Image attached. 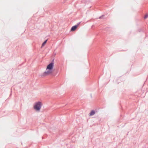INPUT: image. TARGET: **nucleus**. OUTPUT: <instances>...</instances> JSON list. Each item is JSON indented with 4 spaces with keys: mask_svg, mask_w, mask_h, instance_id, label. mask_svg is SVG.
<instances>
[{
    "mask_svg": "<svg viewBox=\"0 0 148 148\" xmlns=\"http://www.w3.org/2000/svg\"><path fill=\"white\" fill-rule=\"evenodd\" d=\"M54 66L53 61L48 64L45 71L43 73V75L46 76L51 74L52 73Z\"/></svg>",
    "mask_w": 148,
    "mask_h": 148,
    "instance_id": "nucleus-1",
    "label": "nucleus"
},
{
    "mask_svg": "<svg viewBox=\"0 0 148 148\" xmlns=\"http://www.w3.org/2000/svg\"><path fill=\"white\" fill-rule=\"evenodd\" d=\"M42 105V102L39 101L36 102L33 105L34 109L36 112H39L40 111Z\"/></svg>",
    "mask_w": 148,
    "mask_h": 148,
    "instance_id": "nucleus-2",
    "label": "nucleus"
},
{
    "mask_svg": "<svg viewBox=\"0 0 148 148\" xmlns=\"http://www.w3.org/2000/svg\"><path fill=\"white\" fill-rule=\"evenodd\" d=\"M77 25H75L74 26H73L72 27L71 30L73 31L75 30L77 28Z\"/></svg>",
    "mask_w": 148,
    "mask_h": 148,
    "instance_id": "nucleus-3",
    "label": "nucleus"
},
{
    "mask_svg": "<svg viewBox=\"0 0 148 148\" xmlns=\"http://www.w3.org/2000/svg\"><path fill=\"white\" fill-rule=\"evenodd\" d=\"M95 112L94 110H92L90 113L89 116H91L95 114Z\"/></svg>",
    "mask_w": 148,
    "mask_h": 148,
    "instance_id": "nucleus-4",
    "label": "nucleus"
},
{
    "mask_svg": "<svg viewBox=\"0 0 148 148\" xmlns=\"http://www.w3.org/2000/svg\"><path fill=\"white\" fill-rule=\"evenodd\" d=\"M47 40H46L42 44V47H43L44 46V45L46 43Z\"/></svg>",
    "mask_w": 148,
    "mask_h": 148,
    "instance_id": "nucleus-5",
    "label": "nucleus"
},
{
    "mask_svg": "<svg viewBox=\"0 0 148 148\" xmlns=\"http://www.w3.org/2000/svg\"><path fill=\"white\" fill-rule=\"evenodd\" d=\"M148 17V14H146L145 15V16H144V18L145 19H146V18H147V17Z\"/></svg>",
    "mask_w": 148,
    "mask_h": 148,
    "instance_id": "nucleus-6",
    "label": "nucleus"
},
{
    "mask_svg": "<svg viewBox=\"0 0 148 148\" xmlns=\"http://www.w3.org/2000/svg\"><path fill=\"white\" fill-rule=\"evenodd\" d=\"M101 17H102V16H100V17H99V18H101Z\"/></svg>",
    "mask_w": 148,
    "mask_h": 148,
    "instance_id": "nucleus-7",
    "label": "nucleus"
}]
</instances>
